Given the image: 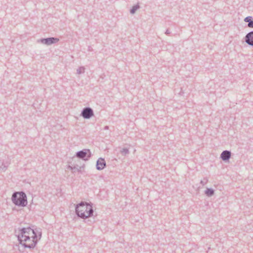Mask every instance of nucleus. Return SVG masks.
<instances>
[{
	"mask_svg": "<svg viewBox=\"0 0 253 253\" xmlns=\"http://www.w3.org/2000/svg\"><path fill=\"white\" fill-rule=\"evenodd\" d=\"M11 200L15 206H27V197L23 191L14 192Z\"/></svg>",
	"mask_w": 253,
	"mask_h": 253,
	"instance_id": "1",
	"label": "nucleus"
},
{
	"mask_svg": "<svg viewBox=\"0 0 253 253\" xmlns=\"http://www.w3.org/2000/svg\"><path fill=\"white\" fill-rule=\"evenodd\" d=\"M31 237H29L28 236L26 238L20 239L18 240L19 243L25 248L33 249L37 244L38 241L36 239H32Z\"/></svg>",
	"mask_w": 253,
	"mask_h": 253,
	"instance_id": "4",
	"label": "nucleus"
},
{
	"mask_svg": "<svg viewBox=\"0 0 253 253\" xmlns=\"http://www.w3.org/2000/svg\"><path fill=\"white\" fill-rule=\"evenodd\" d=\"M248 26L250 27H253V21H250L248 24Z\"/></svg>",
	"mask_w": 253,
	"mask_h": 253,
	"instance_id": "19",
	"label": "nucleus"
},
{
	"mask_svg": "<svg viewBox=\"0 0 253 253\" xmlns=\"http://www.w3.org/2000/svg\"><path fill=\"white\" fill-rule=\"evenodd\" d=\"M251 20V17H246L245 19V21H246V22H250Z\"/></svg>",
	"mask_w": 253,
	"mask_h": 253,
	"instance_id": "18",
	"label": "nucleus"
},
{
	"mask_svg": "<svg viewBox=\"0 0 253 253\" xmlns=\"http://www.w3.org/2000/svg\"><path fill=\"white\" fill-rule=\"evenodd\" d=\"M80 115L84 119H89L94 116L93 110L89 107H85L82 110Z\"/></svg>",
	"mask_w": 253,
	"mask_h": 253,
	"instance_id": "6",
	"label": "nucleus"
},
{
	"mask_svg": "<svg viewBox=\"0 0 253 253\" xmlns=\"http://www.w3.org/2000/svg\"><path fill=\"white\" fill-rule=\"evenodd\" d=\"M213 193V190L211 189H208L205 192L206 194L208 196H211Z\"/></svg>",
	"mask_w": 253,
	"mask_h": 253,
	"instance_id": "16",
	"label": "nucleus"
},
{
	"mask_svg": "<svg viewBox=\"0 0 253 253\" xmlns=\"http://www.w3.org/2000/svg\"><path fill=\"white\" fill-rule=\"evenodd\" d=\"M91 156V152L89 149H83L78 151L76 154V156L84 161H87Z\"/></svg>",
	"mask_w": 253,
	"mask_h": 253,
	"instance_id": "5",
	"label": "nucleus"
},
{
	"mask_svg": "<svg viewBox=\"0 0 253 253\" xmlns=\"http://www.w3.org/2000/svg\"><path fill=\"white\" fill-rule=\"evenodd\" d=\"M108 128H109V126H105V127H104V129H106V130L108 129Z\"/></svg>",
	"mask_w": 253,
	"mask_h": 253,
	"instance_id": "21",
	"label": "nucleus"
},
{
	"mask_svg": "<svg viewBox=\"0 0 253 253\" xmlns=\"http://www.w3.org/2000/svg\"><path fill=\"white\" fill-rule=\"evenodd\" d=\"M140 8V6L138 4H136L132 7V8L130 10V13L131 14H133L135 13L136 10Z\"/></svg>",
	"mask_w": 253,
	"mask_h": 253,
	"instance_id": "13",
	"label": "nucleus"
},
{
	"mask_svg": "<svg viewBox=\"0 0 253 253\" xmlns=\"http://www.w3.org/2000/svg\"><path fill=\"white\" fill-rule=\"evenodd\" d=\"M230 152L228 151H223L221 154V158L224 161L228 160L230 157Z\"/></svg>",
	"mask_w": 253,
	"mask_h": 253,
	"instance_id": "11",
	"label": "nucleus"
},
{
	"mask_svg": "<svg viewBox=\"0 0 253 253\" xmlns=\"http://www.w3.org/2000/svg\"><path fill=\"white\" fill-rule=\"evenodd\" d=\"M246 42L251 45H253V32L250 33L246 36Z\"/></svg>",
	"mask_w": 253,
	"mask_h": 253,
	"instance_id": "10",
	"label": "nucleus"
},
{
	"mask_svg": "<svg viewBox=\"0 0 253 253\" xmlns=\"http://www.w3.org/2000/svg\"><path fill=\"white\" fill-rule=\"evenodd\" d=\"M106 166V163L104 158H99L96 161V169L98 170L104 169Z\"/></svg>",
	"mask_w": 253,
	"mask_h": 253,
	"instance_id": "8",
	"label": "nucleus"
},
{
	"mask_svg": "<svg viewBox=\"0 0 253 253\" xmlns=\"http://www.w3.org/2000/svg\"><path fill=\"white\" fill-rule=\"evenodd\" d=\"M37 235L38 234V236L39 237V239H40L42 237V232L41 231H39V230L35 229Z\"/></svg>",
	"mask_w": 253,
	"mask_h": 253,
	"instance_id": "17",
	"label": "nucleus"
},
{
	"mask_svg": "<svg viewBox=\"0 0 253 253\" xmlns=\"http://www.w3.org/2000/svg\"><path fill=\"white\" fill-rule=\"evenodd\" d=\"M88 50L89 51H91L92 50V48L90 46H88Z\"/></svg>",
	"mask_w": 253,
	"mask_h": 253,
	"instance_id": "20",
	"label": "nucleus"
},
{
	"mask_svg": "<svg viewBox=\"0 0 253 253\" xmlns=\"http://www.w3.org/2000/svg\"><path fill=\"white\" fill-rule=\"evenodd\" d=\"M9 163L8 161L6 162H0V170L5 171L8 166Z\"/></svg>",
	"mask_w": 253,
	"mask_h": 253,
	"instance_id": "9",
	"label": "nucleus"
},
{
	"mask_svg": "<svg viewBox=\"0 0 253 253\" xmlns=\"http://www.w3.org/2000/svg\"><path fill=\"white\" fill-rule=\"evenodd\" d=\"M13 210H16V211H19V210H18V209H16L15 207H14L13 208Z\"/></svg>",
	"mask_w": 253,
	"mask_h": 253,
	"instance_id": "22",
	"label": "nucleus"
},
{
	"mask_svg": "<svg viewBox=\"0 0 253 253\" xmlns=\"http://www.w3.org/2000/svg\"><path fill=\"white\" fill-rule=\"evenodd\" d=\"M121 152L123 155L126 156L129 153V150L128 148H124L121 150Z\"/></svg>",
	"mask_w": 253,
	"mask_h": 253,
	"instance_id": "14",
	"label": "nucleus"
},
{
	"mask_svg": "<svg viewBox=\"0 0 253 253\" xmlns=\"http://www.w3.org/2000/svg\"><path fill=\"white\" fill-rule=\"evenodd\" d=\"M73 206H93V204L91 202L88 203L82 201L79 203L74 204Z\"/></svg>",
	"mask_w": 253,
	"mask_h": 253,
	"instance_id": "12",
	"label": "nucleus"
},
{
	"mask_svg": "<svg viewBox=\"0 0 253 253\" xmlns=\"http://www.w3.org/2000/svg\"><path fill=\"white\" fill-rule=\"evenodd\" d=\"M19 233L17 235L18 240H20V239L22 240V238H26L27 236L34 239H36L38 238V235H37L35 230L32 229L30 227L19 228Z\"/></svg>",
	"mask_w": 253,
	"mask_h": 253,
	"instance_id": "3",
	"label": "nucleus"
},
{
	"mask_svg": "<svg viewBox=\"0 0 253 253\" xmlns=\"http://www.w3.org/2000/svg\"><path fill=\"white\" fill-rule=\"evenodd\" d=\"M70 169H72H72H75V167L73 168V167H70Z\"/></svg>",
	"mask_w": 253,
	"mask_h": 253,
	"instance_id": "23",
	"label": "nucleus"
},
{
	"mask_svg": "<svg viewBox=\"0 0 253 253\" xmlns=\"http://www.w3.org/2000/svg\"><path fill=\"white\" fill-rule=\"evenodd\" d=\"M59 39L57 38L49 37L46 38H42L38 41V42L47 45H49L57 43L59 42Z\"/></svg>",
	"mask_w": 253,
	"mask_h": 253,
	"instance_id": "7",
	"label": "nucleus"
},
{
	"mask_svg": "<svg viewBox=\"0 0 253 253\" xmlns=\"http://www.w3.org/2000/svg\"><path fill=\"white\" fill-rule=\"evenodd\" d=\"M85 68L84 67H80L77 70V73L78 74H81L84 72Z\"/></svg>",
	"mask_w": 253,
	"mask_h": 253,
	"instance_id": "15",
	"label": "nucleus"
},
{
	"mask_svg": "<svg viewBox=\"0 0 253 253\" xmlns=\"http://www.w3.org/2000/svg\"><path fill=\"white\" fill-rule=\"evenodd\" d=\"M75 207V211L76 214L79 217L83 219H85L93 215V210L92 207Z\"/></svg>",
	"mask_w": 253,
	"mask_h": 253,
	"instance_id": "2",
	"label": "nucleus"
}]
</instances>
